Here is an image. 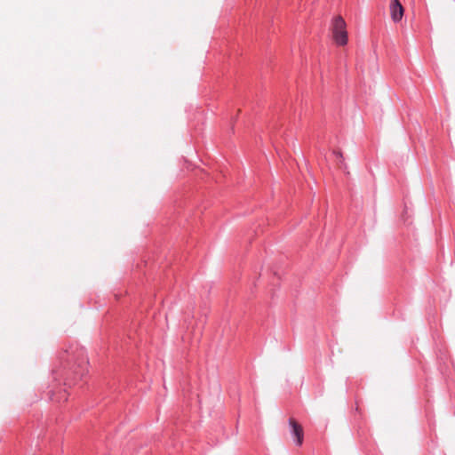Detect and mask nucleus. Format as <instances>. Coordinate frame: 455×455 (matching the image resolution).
<instances>
[{
  "label": "nucleus",
  "mask_w": 455,
  "mask_h": 455,
  "mask_svg": "<svg viewBox=\"0 0 455 455\" xmlns=\"http://www.w3.org/2000/svg\"><path fill=\"white\" fill-rule=\"evenodd\" d=\"M68 399V396L66 395V394H64L60 399H56V401L58 403L61 402V401H67Z\"/></svg>",
  "instance_id": "39448f33"
},
{
  "label": "nucleus",
  "mask_w": 455,
  "mask_h": 455,
  "mask_svg": "<svg viewBox=\"0 0 455 455\" xmlns=\"http://www.w3.org/2000/svg\"><path fill=\"white\" fill-rule=\"evenodd\" d=\"M289 425L291 427V435L295 439V443L297 445L300 446L303 443V428L302 427L297 423L293 419H289Z\"/></svg>",
  "instance_id": "7ed1b4c3"
},
{
  "label": "nucleus",
  "mask_w": 455,
  "mask_h": 455,
  "mask_svg": "<svg viewBox=\"0 0 455 455\" xmlns=\"http://www.w3.org/2000/svg\"><path fill=\"white\" fill-rule=\"evenodd\" d=\"M346 22L342 17L337 16L333 19L331 24L332 37L338 45H346L347 44V32Z\"/></svg>",
  "instance_id": "f257e3e1"
},
{
  "label": "nucleus",
  "mask_w": 455,
  "mask_h": 455,
  "mask_svg": "<svg viewBox=\"0 0 455 455\" xmlns=\"http://www.w3.org/2000/svg\"><path fill=\"white\" fill-rule=\"evenodd\" d=\"M335 155H336V156H337L338 158H340V159H342V158H343V156H342V154H341L340 152H336V153H335Z\"/></svg>",
  "instance_id": "423d86ee"
},
{
  "label": "nucleus",
  "mask_w": 455,
  "mask_h": 455,
  "mask_svg": "<svg viewBox=\"0 0 455 455\" xmlns=\"http://www.w3.org/2000/svg\"><path fill=\"white\" fill-rule=\"evenodd\" d=\"M389 12L392 20L397 23L402 20L404 9L399 0H391L389 4Z\"/></svg>",
  "instance_id": "f03ea898"
},
{
  "label": "nucleus",
  "mask_w": 455,
  "mask_h": 455,
  "mask_svg": "<svg viewBox=\"0 0 455 455\" xmlns=\"http://www.w3.org/2000/svg\"><path fill=\"white\" fill-rule=\"evenodd\" d=\"M78 358H79V362L77 363V366H78V368H81V371H76V373L82 375L84 372V370L87 364V359L84 356V353L83 350L78 351Z\"/></svg>",
  "instance_id": "20e7f679"
}]
</instances>
